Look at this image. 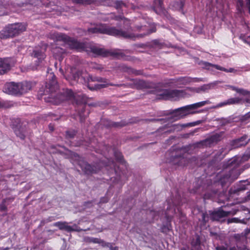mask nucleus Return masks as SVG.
I'll list each match as a JSON object with an SVG mask.
<instances>
[{
  "mask_svg": "<svg viewBox=\"0 0 250 250\" xmlns=\"http://www.w3.org/2000/svg\"><path fill=\"white\" fill-rule=\"evenodd\" d=\"M250 233V228L246 229V234Z\"/></svg>",
  "mask_w": 250,
  "mask_h": 250,
  "instance_id": "nucleus-50",
  "label": "nucleus"
},
{
  "mask_svg": "<svg viewBox=\"0 0 250 250\" xmlns=\"http://www.w3.org/2000/svg\"><path fill=\"white\" fill-rule=\"evenodd\" d=\"M76 132L74 130H69L66 132V137L67 138H73L76 135Z\"/></svg>",
  "mask_w": 250,
  "mask_h": 250,
  "instance_id": "nucleus-35",
  "label": "nucleus"
},
{
  "mask_svg": "<svg viewBox=\"0 0 250 250\" xmlns=\"http://www.w3.org/2000/svg\"><path fill=\"white\" fill-rule=\"evenodd\" d=\"M91 204V202H85V204Z\"/></svg>",
  "mask_w": 250,
  "mask_h": 250,
  "instance_id": "nucleus-57",
  "label": "nucleus"
},
{
  "mask_svg": "<svg viewBox=\"0 0 250 250\" xmlns=\"http://www.w3.org/2000/svg\"><path fill=\"white\" fill-rule=\"evenodd\" d=\"M184 95L185 92L183 90L177 89H164L160 91L158 94L159 99L174 101L178 100L180 98L183 97Z\"/></svg>",
  "mask_w": 250,
  "mask_h": 250,
  "instance_id": "nucleus-5",
  "label": "nucleus"
},
{
  "mask_svg": "<svg viewBox=\"0 0 250 250\" xmlns=\"http://www.w3.org/2000/svg\"><path fill=\"white\" fill-rule=\"evenodd\" d=\"M3 91L9 94L19 95L20 91L18 83L11 82L6 83L4 86Z\"/></svg>",
  "mask_w": 250,
  "mask_h": 250,
  "instance_id": "nucleus-12",
  "label": "nucleus"
},
{
  "mask_svg": "<svg viewBox=\"0 0 250 250\" xmlns=\"http://www.w3.org/2000/svg\"><path fill=\"white\" fill-rule=\"evenodd\" d=\"M74 156L77 161L78 164L81 167L82 170L87 174H92L97 172L99 168L95 166H92L85 162L83 158L79 156L77 154H74Z\"/></svg>",
  "mask_w": 250,
  "mask_h": 250,
  "instance_id": "nucleus-6",
  "label": "nucleus"
},
{
  "mask_svg": "<svg viewBox=\"0 0 250 250\" xmlns=\"http://www.w3.org/2000/svg\"><path fill=\"white\" fill-rule=\"evenodd\" d=\"M249 140L248 136L244 135L239 139L232 141L230 145L233 148H238L246 146Z\"/></svg>",
  "mask_w": 250,
  "mask_h": 250,
  "instance_id": "nucleus-15",
  "label": "nucleus"
},
{
  "mask_svg": "<svg viewBox=\"0 0 250 250\" xmlns=\"http://www.w3.org/2000/svg\"><path fill=\"white\" fill-rule=\"evenodd\" d=\"M14 105V103L11 101H0V108H8Z\"/></svg>",
  "mask_w": 250,
  "mask_h": 250,
  "instance_id": "nucleus-27",
  "label": "nucleus"
},
{
  "mask_svg": "<svg viewBox=\"0 0 250 250\" xmlns=\"http://www.w3.org/2000/svg\"><path fill=\"white\" fill-rule=\"evenodd\" d=\"M216 250H227V247L222 246H217L215 248Z\"/></svg>",
  "mask_w": 250,
  "mask_h": 250,
  "instance_id": "nucleus-44",
  "label": "nucleus"
},
{
  "mask_svg": "<svg viewBox=\"0 0 250 250\" xmlns=\"http://www.w3.org/2000/svg\"><path fill=\"white\" fill-rule=\"evenodd\" d=\"M81 75L82 72L81 71L75 67H71L69 73L66 76L65 78L71 85H73L78 82Z\"/></svg>",
  "mask_w": 250,
  "mask_h": 250,
  "instance_id": "nucleus-10",
  "label": "nucleus"
},
{
  "mask_svg": "<svg viewBox=\"0 0 250 250\" xmlns=\"http://www.w3.org/2000/svg\"><path fill=\"white\" fill-rule=\"evenodd\" d=\"M206 80L204 78H192L191 82H205Z\"/></svg>",
  "mask_w": 250,
  "mask_h": 250,
  "instance_id": "nucleus-41",
  "label": "nucleus"
},
{
  "mask_svg": "<svg viewBox=\"0 0 250 250\" xmlns=\"http://www.w3.org/2000/svg\"><path fill=\"white\" fill-rule=\"evenodd\" d=\"M190 110V109L189 108V107H187V105L179 108L174 111L175 116L176 117L177 119L183 118L187 115L190 114V113L189 112V110ZM197 112H199V111L192 112H191V114Z\"/></svg>",
  "mask_w": 250,
  "mask_h": 250,
  "instance_id": "nucleus-17",
  "label": "nucleus"
},
{
  "mask_svg": "<svg viewBox=\"0 0 250 250\" xmlns=\"http://www.w3.org/2000/svg\"><path fill=\"white\" fill-rule=\"evenodd\" d=\"M156 27L149 21L142 20L140 23L135 25L134 30L137 32H142V33L135 34L128 32L122 31L115 27H110L104 24H100L96 26L88 29L89 33H100L107 34L110 36L122 37L135 40L137 39L144 38L150 34L156 31Z\"/></svg>",
  "mask_w": 250,
  "mask_h": 250,
  "instance_id": "nucleus-1",
  "label": "nucleus"
},
{
  "mask_svg": "<svg viewBox=\"0 0 250 250\" xmlns=\"http://www.w3.org/2000/svg\"><path fill=\"white\" fill-rule=\"evenodd\" d=\"M228 222L229 223H232V222H237V219L236 218H233L232 219H228Z\"/></svg>",
  "mask_w": 250,
  "mask_h": 250,
  "instance_id": "nucleus-47",
  "label": "nucleus"
},
{
  "mask_svg": "<svg viewBox=\"0 0 250 250\" xmlns=\"http://www.w3.org/2000/svg\"><path fill=\"white\" fill-rule=\"evenodd\" d=\"M7 8V7H6L3 5L0 4V16L8 14V12L6 10Z\"/></svg>",
  "mask_w": 250,
  "mask_h": 250,
  "instance_id": "nucleus-36",
  "label": "nucleus"
},
{
  "mask_svg": "<svg viewBox=\"0 0 250 250\" xmlns=\"http://www.w3.org/2000/svg\"><path fill=\"white\" fill-rule=\"evenodd\" d=\"M7 249H8V248H6V249H4L3 250H7Z\"/></svg>",
  "mask_w": 250,
  "mask_h": 250,
  "instance_id": "nucleus-60",
  "label": "nucleus"
},
{
  "mask_svg": "<svg viewBox=\"0 0 250 250\" xmlns=\"http://www.w3.org/2000/svg\"><path fill=\"white\" fill-rule=\"evenodd\" d=\"M57 50L59 51V52L61 54L63 53V50L62 48H56L53 49V52L54 53H56Z\"/></svg>",
  "mask_w": 250,
  "mask_h": 250,
  "instance_id": "nucleus-45",
  "label": "nucleus"
},
{
  "mask_svg": "<svg viewBox=\"0 0 250 250\" xmlns=\"http://www.w3.org/2000/svg\"><path fill=\"white\" fill-rule=\"evenodd\" d=\"M138 85L140 88H155V85L153 83L143 80L138 82Z\"/></svg>",
  "mask_w": 250,
  "mask_h": 250,
  "instance_id": "nucleus-24",
  "label": "nucleus"
},
{
  "mask_svg": "<svg viewBox=\"0 0 250 250\" xmlns=\"http://www.w3.org/2000/svg\"><path fill=\"white\" fill-rule=\"evenodd\" d=\"M249 199H250V197H249Z\"/></svg>",
  "mask_w": 250,
  "mask_h": 250,
  "instance_id": "nucleus-61",
  "label": "nucleus"
},
{
  "mask_svg": "<svg viewBox=\"0 0 250 250\" xmlns=\"http://www.w3.org/2000/svg\"><path fill=\"white\" fill-rule=\"evenodd\" d=\"M11 64L7 59H0V75L4 74L10 70Z\"/></svg>",
  "mask_w": 250,
  "mask_h": 250,
  "instance_id": "nucleus-21",
  "label": "nucleus"
},
{
  "mask_svg": "<svg viewBox=\"0 0 250 250\" xmlns=\"http://www.w3.org/2000/svg\"><path fill=\"white\" fill-rule=\"evenodd\" d=\"M217 121L219 122V124L221 126L225 125H226L229 123V121L227 119L222 118L221 119H217Z\"/></svg>",
  "mask_w": 250,
  "mask_h": 250,
  "instance_id": "nucleus-37",
  "label": "nucleus"
},
{
  "mask_svg": "<svg viewBox=\"0 0 250 250\" xmlns=\"http://www.w3.org/2000/svg\"><path fill=\"white\" fill-rule=\"evenodd\" d=\"M115 4L116 8L117 9L122 8L123 7L127 6L126 4L122 0L116 1L115 2Z\"/></svg>",
  "mask_w": 250,
  "mask_h": 250,
  "instance_id": "nucleus-33",
  "label": "nucleus"
},
{
  "mask_svg": "<svg viewBox=\"0 0 250 250\" xmlns=\"http://www.w3.org/2000/svg\"><path fill=\"white\" fill-rule=\"evenodd\" d=\"M124 85H125L124 84H112V83L102 84H95V87H94V89H100V88H101L106 87L108 85H116V86L120 87V86H123Z\"/></svg>",
  "mask_w": 250,
  "mask_h": 250,
  "instance_id": "nucleus-31",
  "label": "nucleus"
},
{
  "mask_svg": "<svg viewBox=\"0 0 250 250\" xmlns=\"http://www.w3.org/2000/svg\"><path fill=\"white\" fill-rule=\"evenodd\" d=\"M205 241L204 235H192L191 239V245L193 248L196 250H200L201 246L204 244Z\"/></svg>",
  "mask_w": 250,
  "mask_h": 250,
  "instance_id": "nucleus-13",
  "label": "nucleus"
},
{
  "mask_svg": "<svg viewBox=\"0 0 250 250\" xmlns=\"http://www.w3.org/2000/svg\"><path fill=\"white\" fill-rule=\"evenodd\" d=\"M51 80L46 83L45 92L49 94L48 101L55 104H58L62 102L71 99L73 97V92L69 89H63V91L56 94L55 92L58 89V85L54 75L50 74Z\"/></svg>",
  "mask_w": 250,
  "mask_h": 250,
  "instance_id": "nucleus-3",
  "label": "nucleus"
},
{
  "mask_svg": "<svg viewBox=\"0 0 250 250\" xmlns=\"http://www.w3.org/2000/svg\"><path fill=\"white\" fill-rule=\"evenodd\" d=\"M6 209V207L5 206L4 203H2L0 205V210L3 211V210H5Z\"/></svg>",
  "mask_w": 250,
  "mask_h": 250,
  "instance_id": "nucleus-46",
  "label": "nucleus"
},
{
  "mask_svg": "<svg viewBox=\"0 0 250 250\" xmlns=\"http://www.w3.org/2000/svg\"><path fill=\"white\" fill-rule=\"evenodd\" d=\"M104 79H103V78H99V79L97 80V81H100V82H105V81H104Z\"/></svg>",
  "mask_w": 250,
  "mask_h": 250,
  "instance_id": "nucleus-51",
  "label": "nucleus"
},
{
  "mask_svg": "<svg viewBox=\"0 0 250 250\" xmlns=\"http://www.w3.org/2000/svg\"><path fill=\"white\" fill-rule=\"evenodd\" d=\"M49 127L51 131H53L54 130L53 127L51 125H49Z\"/></svg>",
  "mask_w": 250,
  "mask_h": 250,
  "instance_id": "nucleus-53",
  "label": "nucleus"
},
{
  "mask_svg": "<svg viewBox=\"0 0 250 250\" xmlns=\"http://www.w3.org/2000/svg\"><path fill=\"white\" fill-rule=\"evenodd\" d=\"M112 126H115V127H117V126H122V125H121L119 123H114L112 124Z\"/></svg>",
  "mask_w": 250,
  "mask_h": 250,
  "instance_id": "nucleus-49",
  "label": "nucleus"
},
{
  "mask_svg": "<svg viewBox=\"0 0 250 250\" xmlns=\"http://www.w3.org/2000/svg\"><path fill=\"white\" fill-rule=\"evenodd\" d=\"M153 9L158 14L163 13L164 12L163 0H154Z\"/></svg>",
  "mask_w": 250,
  "mask_h": 250,
  "instance_id": "nucleus-22",
  "label": "nucleus"
},
{
  "mask_svg": "<svg viewBox=\"0 0 250 250\" xmlns=\"http://www.w3.org/2000/svg\"><path fill=\"white\" fill-rule=\"evenodd\" d=\"M107 201V199H105L104 198L103 199H102L101 200V202H103V203H105V202H106Z\"/></svg>",
  "mask_w": 250,
  "mask_h": 250,
  "instance_id": "nucleus-52",
  "label": "nucleus"
},
{
  "mask_svg": "<svg viewBox=\"0 0 250 250\" xmlns=\"http://www.w3.org/2000/svg\"><path fill=\"white\" fill-rule=\"evenodd\" d=\"M73 2L78 4H90L93 2L92 0H72Z\"/></svg>",
  "mask_w": 250,
  "mask_h": 250,
  "instance_id": "nucleus-34",
  "label": "nucleus"
},
{
  "mask_svg": "<svg viewBox=\"0 0 250 250\" xmlns=\"http://www.w3.org/2000/svg\"><path fill=\"white\" fill-rule=\"evenodd\" d=\"M184 5L185 3L184 1L179 0L174 3V6L178 10L181 11L183 13H184L183 11V8L184 7Z\"/></svg>",
  "mask_w": 250,
  "mask_h": 250,
  "instance_id": "nucleus-30",
  "label": "nucleus"
},
{
  "mask_svg": "<svg viewBox=\"0 0 250 250\" xmlns=\"http://www.w3.org/2000/svg\"><path fill=\"white\" fill-rule=\"evenodd\" d=\"M179 125H173L171 126V129L166 130V127H163L162 128H159V130H161L163 131V133H170L173 131H174L175 130L178 128Z\"/></svg>",
  "mask_w": 250,
  "mask_h": 250,
  "instance_id": "nucleus-28",
  "label": "nucleus"
},
{
  "mask_svg": "<svg viewBox=\"0 0 250 250\" xmlns=\"http://www.w3.org/2000/svg\"><path fill=\"white\" fill-rule=\"evenodd\" d=\"M49 38L54 42H62L63 43L67 44L71 49H75L79 51H91L96 55L107 57L115 55L112 52L105 49L100 48L95 45H89L77 40L72 39L66 35L58 32L51 33Z\"/></svg>",
  "mask_w": 250,
  "mask_h": 250,
  "instance_id": "nucleus-2",
  "label": "nucleus"
},
{
  "mask_svg": "<svg viewBox=\"0 0 250 250\" xmlns=\"http://www.w3.org/2000/svg\"><path fill=\"white\" fill-rule=\"evenodd\" d=\"M249 38H250V36L249 37Z\"/></svg>",
  "mask_w": 250,
  "mask_h": 250,
  "instance_id": "nucleus-62",
  "label": "nucleus"
},
{
  "mask_svg": "<svg viewBox=\"0 0 250 250\" xmlns=\"http://www.w3.org/2000/svg\"><path fill=\"white\" fill-rule=\"evenodd\" d=\"M19 95L24 94L31 89L32 83L30 82L25 81L18 83Z\"/></svg>",
  "mask_w": 250,
  "mask_h": 250,
  "instance_id": "nucleus-19",
  "label": "nucleus"
},
{
  "mask_svg": "<svg viewBox=\"0 0 250 250\" xmlns=\"http://www.w3.org/2000/svg\"><path fill=\"white\" fill-rule=\"evenodd\" d=\"M69 223L67 222H58L54 224V226L57 227L59 229L62 230H65L67 232H71L73 231H79L80 229L78 226L74 224L72 226H70Z\"/></svg>",
  "mask_w": 250,
  "mask_h": 250,
  "instance_id": "nucleus-11",
  "label": "nucleus"
},
{
  "mask_svg": "<svg viewBox=\"0 0 250 250\" xmlns=\"http://www.w3.org/2000/svg\"><path fill=\"white\" fill-rule=\"evenodd\" d=\"M26 27V24L22 23L9 24L0 32V37L3 39L13 37L24 31Z\"/></svg>",
  "mask_w": 250,
  "mask_h": 250,
  "instance_id": "nucleus-4",
  "label": "nucleus"
},
{
  "mask_svg": "<svg viewBox=\"0 0 250 250\" xmlns=\"http://www.w3.org/2000/svg\"><path fill=\"white\" fill-rule=\"evenodd\" d=\"M230 214V212H227L222 210L212 212L210 214L209 217L205 213H202V221L206 223L209 218L212 221H219L221 218L227 216Z\"/></svg>",
  "mask_w": 250,
  "mask_h": 250,
  "instance_id": "nucleus-7",
  "label": "nucleus"
},
{
  "mask_svg": "<svg viewBox=\"0 0 250 250\" xmlns=\"http://www.w3.org/2000/svg\"><path fill=\"white\" fill-rule=\"evenodd\" d=\"M241 173V171L240 169L237 168L232 169L220 179V182L222 186H224L228 183H230L237 179Z\"/></svg>",
  "mask_w": 250,
  "mask_h": 250,
  "instance_id": "nucleus-8",
  "label": "nucleus"
},
{
  "mask_svg": "<svg viewBox=\"0 0 250 250\" xmlns=\"http://www.w3.org/2000/svg\"><path fill=\"white\" fill-rule=\"evenodd\" d=\"M210 103L211 102L209 100H207L195 103L192 104L188 105H187V107H189V108H190V110L195 109L202 107L207 104H210Z\"/></svg>",
  "mask_w": 250,
  "mask_h": 250,
  "instance_id": "nucleus-25",
  "label": "nucleus"
},
{
  "mask_svg": "<svg viewBox=\"0 0 250 250\" xmlns=\"http://www.w3.org/2000/svg\"><path fill=\"white\" fill-rule=\"evenodd\" d=\"M161 119H151V121H161Z\"/></svg>",
  "mask_w": 250,
  "mask_h": 250,
  "instance_id": "nucleus-54",
  "label": "nucleus"
},
{
  "mask_svg": "<svg viewBox=\"0 0 250 250\" xmlns=\"http://www.w3.org/2000/svg\"><path fill=\"white\" fill-rule=\"evenodd\" d=\"M204 65L205 68L207 69H209L210 67H213L215 68L216 69L223 71L227 72H236V70H235L234 68H230L229 69H227L224 67H223L222 66H220V65H217V64H213L210 63H209L208 62H204Z\"/></svg>",
  "mask_w": 250,
  "mask_h": 250,
  "instance_id": "nucleus-20",
  "label": "nucleus"
},
{
  "mask_svg": "<svg viewBox=\"0 0 250 250\" xmlns=\"http://www.w3.org/2000/svg\"><path fill=\"white\" fill-rule=\"evenodd\" d=\"M243 98H240V97H234V98H231L227 100L221 102L218 104H217L216 106L214 107V108H219L221 107L224 106H226L227 105H230V104H242V101H243Z\"/></svg>",
  "mask_w": 250,
  "mask_h": 250,
  "instance_id": "nucleus-14",
  "label": "nucleus"
},
{
  "mask_svg": "<svg viewBox=\"0 0 250 250\" xmlns=\"http://www.w3.org/2000/svg\"><path fill=\"white\" fill-rule=\"evenodd\" d=\"M229 87L232 90L236 91L240 95L246 97L245 98H243L244 101H242V104L246 102L247 104H250V91L243 88H239L234 86H229Z\"/></svg>",
  "mask_w": 250,
  "mask_h": 250,
  "instance_id": "nucleus-16",
  "label": "nucleus"
},
{
  "mask_svg": "<svg viewBox=\"0 0 250 250\" xmlns=\"http://www.w3.org/2000/svg\"><path fill=\"white\" fill-rule=\"evenodd\" d=\"M15 133L17 136L19 137L22 140H24L25 137V135L24 133L21 132L20 130H15Z\"/></svg>",
  "mask_w": 250,
  "mask_h": 250,
  "instance_id": "nucleus-38",
  "label": "nucleus"
},
{
  "mask_svg": "<svg viewBox=\"0 0 250 250\" xmlns=\"http://www.w3.org/2000/svg\"><path fill=\"white\" fill-rule=\"evenodd\" d=\"M192 78L188 77H181L177 79V82L181 84H187L191 82Z\"/></svg>",
  "mask_w": 250,
  "mask_h": 250,
  "instance_id": "nucleus-29",
  "label": "nucleus"
},
{
  "mask_svg": "<svg viewBox=\"0 0 250 250\" xmlns=\"http://www.w3.org/2000/svg\"><path fill=\"white\" fill-rule=\"evenodd\" d=\"M245 189V188H243L241 189V190H244Z\"/></svg>",
  "mask_w": 250,
  "mask_h": 250,
  "instance_id": "nucleus-58",
  "label": "nucleus"
},
{
  "mask_svg": "<svg viewBox=\"0 0 250 250\" xmlns=\"http://www.w3.org/2000/svg\"><path fill=\"white\" fill-rule=\"evenodd\" d=\"M250 119V111L242 117V120L246 121Z\"/></svg>",
  "mask_w": 250,
  "mask_h": 250,
  "instance_id": "nucleus-42",
  "label": "nucleus"
},
{
  "mask_svg": "<svg viewBox=\"0 0 250 250\" xmlns=\"http://www.w3.org/2000/svg\"><path fill=\"white\" fill-rule=\"evenodd\" d=\"M187 161V159H185L184 157H181L180 158V160L179 163H178V165L180 166H184L186 165V161Z\"/></svg>",
  "mask_w": 250,
  "mask_h": 250,
  "instance_id": "nucleus-40",
  "label": "nucleus"
},
{
  "mask_svg": "<svg viewBox=\"0 0 250 250\" xmlns=\"http://www.w3.org/2000/svg\"><path fill=\"white\" fill-rule=\"evenodd\" d=\"M220 83V81H215L208 84H203L199 87L195 88L194 91L197 93H201V92H207L209 90L213 88L217 84Z\"/></svg>",
  "mask_w": 250,
  "mask_h": 250,
  "instance_id": "nucleus-18",
  "label": "nucleus"
},
{
  "mask_svg": "<svg viewBox=\"0 0 250 250\" xmlns=\"http://www.w3.org/2000/svg\"><path fill=\"white\" fill-rule=\"evenodd\" d=\"M187 125H183L182 126H187Z\"/></svg>",
  "mask_w": 250,
  "mask_h": 250,
  "instance_id": "nucleus-59",
  "label": "nucleus"
},
{
  "mask_svg": "<svg viewBox=\"0 0 250 250\" xmlns=\"http://www.w3.org/2000/svg\"><path fill=\"white\" fill-rule=\"evenodd\" d=\"M93 243H102V245L103 246V244H104V242L103 241H102L101 240H99L98 239H94L93 241Z\"/></svg>",
  "mask_w": 250,
  "mask_h": 250,
  "instance_id": "nucleus-48",
  "label": "nucleus"
},
{
  "mask_svg": "<svg viewBox=\"0 0 250 250\" xmlns=\"http://www.w3.org/2000/svg\"><path fill=\"white\" fill-rule=\"evenodd\" d=\"M229 250H237V249L235 247H232L230 248Z\"/></svg>",
  "mask_w": 250,
  "mask_h": 250,
  "instance_id": "nucleus-55",
  "label": "nucleus"
},
{
  "mask_svg": "<svg viewBox=\"0 0 250 250\" xmlns=\"http://www.w3.org/2000/svg\"><path fill=\"white\" fill-rule=\"evenodd\" d=\"M115 156L118 160L121 161L122 160L123 156L120 152H115Z\"/></svg>",
  "mask_w": 250,
  "mask_h": 250,
  "instance_id": "nucleus-43",
  "label": "nucleus"
},
{
  "mask_svg": "<svg viewBox=\"0 0 250 250\" xmlns=\"http://www.w3.org/2000/svg\"><path fill=\"white\" fill-rule=\"evenodd\" d=\"M223 134V132H221L211 136L202 142L203 145L207 147H211L216 145L222 139Z\"/></svg>",
  "mask_w": 250,
  "mask_h": 250,
  "instance_id": "nucleus-9",
  "label": "nucleus"
},
{
  "mask_svg": "<svg viewBox=\"0 0 250 250\" xmlns=\"http://www.w3.org/2000/svg\"><path fill=\"white\" fill-rule=\"evenodd\" d=\"M123 18H124V17H120L119 18H117H117H116V20H119V19L122 20V19H123Z\"/></svg>",
  "mask_w": 250,
  "mask_h": 250,
  "instance_id": "nucleus-56",
  "label": "nucleus"
},
{
  "mask_svg": "<svg viewBox=\"0 0 250 250\" xmlns=\"http://www.w3.org/2000/svg\"><path fill=\"white\" fill-rule=\"evenodd\" d=\"M171 229V226L170 225H167V226H163L162 228V232L163 233H167Z\"/></svg>",
  "mask_w": 250,
  "mask_h": 250,
  "instance_id": "nucleus-39",
  "label": "nucleus"
},
{
  "mask_svg": "<svg viewBox=\"0 0 250 250\" xmlns=\"http://www.w3.org/2000/svg\"><path fill=\"white\" fill-rule=\"evenodd\" d=\"M123 69L124 71L127 72L130 74H133L135 76L140 75L143 74L142 70H137L126 66H123Z\"/></svg>",
  "mask_w": 250,
  "mask_h": 250,
  "instance_id": "nucleus-26",
  "label": "nucleus"
},
{
  "mask_svg": "<svg viewBox=\"0 0 250 250\" xmlns=\"http://www.w3.org/2000/svg\"><path fill=\"white\" fill-rule=\"evenodd\" d=\"M32 56L38 59L39 63L42 62L45 56L43 52L38 49H35L33 51Z\"/></svg>",
  "mask_w": 250,
  "mask_h": 250,
  "instance_id": "nucleus-23",
  "label": "nucleus"
},
{
  "mask_svg": "<svg viewBox=\"0 0 250 250\" xmlns=\"http://www.w3.org/2000/svg\"><path fill=\"white\" fill-rule=\"evenodd\" d=\"M84 111V109L83 107L82 108V111L81 112L79 113V117H80V121L81 123L84 122L85 121V118L87 116L88 113L87 112L86 114H84L83 112Z\"/></svg>",
  "mask_w": 250,
  "mask_h": 250,
  "instance_id": "nucleus-32",
  "label": "nucleus"
}]
</instances>
